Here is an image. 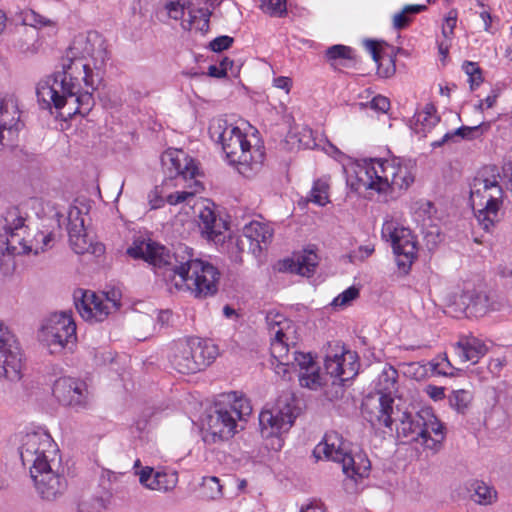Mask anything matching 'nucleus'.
<instances>
[{"label": "nucleus", "instance_id": "44", "mask_svg": "<svg viewBox=\"0 0 512 512\" xmlns=\"http://www.w3.org/2000/svg\"><path fill=\"white\" fill-rule=\"evenodd\" d=\"M352 49L344 45H333L326 51V55L330 60L336 59H352Z\"/></svg>", "mask_w": 512, "mask_h": 512}, {"label": "nucleus", "instance_id": "14", "mask_svg": "<svg viewBox=\"0 0 512 512\" xmlns=\"http://www.w3.org/2000/svg\"><path fill=\"white\" fill-rule=\"evenodd\" d=\"M296 399L291 391H283L271 408H265L259 414V425L263 437L277 436L287 432L296 417Z\"/></svg>", "mask_w": 512, "mask_h": 512}, {"label": "nucleus", "instance_id": "29", "mask_svg": "<svg viewBox=\"0 0 512 512\" xmlns=\"http://www.w3.org/2000/svg\"><path fill=\"white\" fill-rule=\"evenodd\" d=\"M199 227L208 239L214 240L221 234L223 223L212 207L204 205L199 209Z\"/></svg>", "mask_w": 512, "mask_h": 512}, {"label": "nucleus", "instance_id": "19", "mask_svg": "<svg viewBox=\"0 0 512 512\" xmlns=\"http://www.w3.org/2000/svg\"><path fill=\"white\" fill-rule=\"evenodd\" d=\"M53 394L63 405L75 409L86 408L88 392L86 384L71 377H61L53 385Z\"/></svg>", "mask_w": 512, "mask_h": 512}, {"label": "nucleus", "instance_id": "63", "mask_svg": "<svg viewBox=\"0 0 512 512\" xmlns=\"http://www.w3.org/2000/svg\"><path fill=\"white\" fill-rule=\"evenodd\" d=\"M326 153L333 156V157H336V155H341L342 153L340 152V150L335 147L333 144L331 143H328V148L325 149Z\"/></svg>", "mask_w": 512, "mask_h": 512}, {"label": "nucleus", "instance_id": "2", "mask_svg": "<svg viewBox=\"0 0 512 512\" xmlns=\"http://www.w3.org/2000/svg\"><path fill=\"white\" fill-rule=\"evenodd\" d=\"M135 259H143L156 270H163L174 281L179 291L189 292L198 299L215 295L218 291L220 272L211 263L194 258L192 249L179 245L173 254L165 246L151 239H136L127 249Z\"/></svg>", "mask_w": 512, "mask_h": 512}, {"label": "nucleus", "instance_id": "56", "mask_svg": "<svg viewBox=\"0 0 512 512\" xmlns=\"http://www.w3.org/2000/svg\"><path fill=\"white\" fill-rule=\"evenodd\" d=\"M291 85V79L288 77L280 76L274 79V86L276 88L283 89L286 92H289Z\"/></svg>", "mask_w": 512, "mask_h": 512}, {"label": "nucleus", "instance_id": "48", "mask_svg": "<svg viewBox=\"0 0 512 512\" xmlns=\"http://www.w3.org/2000/svg\"><path fill=\"white\" fill-rule=\"evenodd\" d=\"M233 43V38L230 36H219L212 40L209 44L210 48L214 52H221L228 49Z\"/></svg>", "mask_w": 512, "mask_h": 512}, {"label": "nucleus", "instance_id": "7", "mask_svg": "<svg viewBox=\"0 0 512 512\" xmlns=\"http://www.w3.org/2000/svg\"><path fill=\"white\" fill-rule=\"evenodd\" d=\"M414 164L411 160L369 159L357 165V186L386 194L406 190L414 182Z\"/></svg>", "mask_w": 512, "mask_h": 512}, {"label": "nucleus", "instance_id": "64", "mask_svg": "<svg viewBox=\"0 0 512 512\" xmlns=\"http://www.w3.org/2000/svg\"><path fill=\"white\" fill-rule=\"evenodd\" d=\"M301 512H324L319 506L308 505L305 509H301Z\"/></svg>", "mask_w": 512, "mask_h": 512}, {"label": "nucleus", "instance_id": "27", "mask_svg": "<svg viewBox=\"0 0 512 512\" xmlns=\"http://www.w3.org/2000/svg\"><path fill=\"white\" fill-rule=\"evenodd\" d=\"M458 304L463 306L467 315L478 317L488 310L489 297L482 291L467 288L459 295Z\"/></svg>", "mask_w": 512, "mask_h": 512}, {"label": "nucleus", "instance_id": "10", "mask_svg": "<svg viewBox=\"0 0 512 512\" xmlns=\"http://www.w3.org/2000/svg\"><path fill=\"white\" fill-rule=\"evenodd\" d=\"M161 161L169 172V178L161 186H156L148 194L149 204L152 209L160 208L165 204L164 187L166 186H179L182 182L186 181L190 182L189 187H192V185L200 186V183L195 180L197 167L193 159L187 157L183 151L166 152L162 156Z\"/></svg>", "mask_w": 512, "mask_h": 512}, {"label": "nucleus", "instance_id": "62", "mask_svg": "<svg viewBox=\"0 0 512 512\" xmlns=\"http://www.w3.org/2000/svg\"><path fill=\"white\" fill-rule=\"evenodd\" d=\"M232 65H233V61L230 60L229 58L225 57L221 60L220 64H219V67L221 69H224V71H228V69H231L232 68Z\"/></svg>", "mask_w": 512, "mask_h": 512}, {"label": "nucleus", "instance_id": "23", "mask_svg": "<svg viewBox=\"0 0 512 512\" xmlns=\"http://www.w3.org/2000/svg\"><path fill=\"white\" fill-rule=\"evenodd\" d=\"M78 214L79 211H76V215ZM67 230L71 248L76 254L91 253L100 255L104 252V246L102 244H93L91 239H89L84 228V220L78 216L73 218V212L69 214Z\"/></svg>", "mask_w": 512, "mask_h": 512}, {"label": "nucleus", "instance_id": "40", "mask_svg": "<svg viewBox=\"0 0 512 512\" xmlns=\"http://www.w3.org/2000/svg\"><path fill=\"white\" fill-rule=\"evenodd\" d=\"M298 377L302 387L317 389L322 385V376L317 366L312 367L309 372H300Z\"/></svg>", "mask_w": 512, "mask_h": 512}, {"label": "nucleus", "instance_id": "51", "mask_svg": "<svg viewBox=\"0 0 512 512\" xmlns=\"http://www.w3.org/2000/svg\"><path fill=\"white\" fill-rule=\"evenodd\" d=\"M370 106L372 109L376 110V111H379V112H382V113H385L389 110L390 108V101L387 97L385 96H382V95H377L375 96L371 102H370Z\"/></svg>", "mask_w": 512, "mask_h": 512}, {"label": "nucleus", "instance_id": "32", "mask_svg": "<svg viewBox=\"0 0 512 512\" xmlns=\"http://www.w3.org/2000/svg\"><path fill=\"white\" fill-rule=\"evenodd\" d=\"M469 491L471 499L480 505L491 504L496 499V491L482 481L472 482Z\"/></svg>", "mask_w": 512, "mask_h": 512}, {"label": "nucleus", "instance_id": "46", "mask_svg": "<svg viewBox=\"0 0 512 512\" xmlns=\"http://www.w3.org/2000/svg\"><path fill=\"white\" fill-rule=\"evenodd\" d=\"M299 145L305 149H314L318 146L311 128L303 127L299 132Z\"/></svg>", "mask_w": 512, "mask_h": 512}, {"label": "nucleus", "instance_id": "31", "mask_svg": "<svg viewBox=\"0 0 512 512\" xmlns=\"http://www.w3.org/2000/svg\"><path fill=\"white\" fill-rule=\"evenodd\" d=\"M489 127H490V123L489 122H481L478 125L471 126V127L470 126H461V127L457 128L453 132L446 133L443 136V138L441 139V141L433 142L432 146L433 147H440L445 142H448L450 139L454 138L455 136H459V137H461L463 139L471 140V139H474V138L480 136L483 133L482 130L483 129H488Z\"/></svg>", "mask_w": 512, "mask_h": 512}, {"label": "nucleus", "instance_id": "13", "mask_svg": "<svg viewBox=\"0 0 512 512\" xmlns=\"http://www.w3.org/2000/svg\"><path fill=\"white\" fill-rule=\"evenodd\" d=\"M321 453L325 458L341 464L343 473L350 478L364 477L370 469L369 460L361 454L352 455L342 436L335 431L326 433L323 442L316 446L314 454Z\"/></svg>", "mask_w": 512, "mask_h": 512}, {"label": "nucleus", "instance_id": "4", "mask_svg": "<svg viewBox=\"0 0 512 512\" xmlns=\"http://www.w3.org/2000/svg\"><path fill=\"white\" fill-rule=\"evenodd\" d=\"M56 448L47 433H29L25 436L20 457L23 465H30L31 478L40 497L46 501H56L67 490V480L53 469Z\"/></svg>", "mask_w": 512, "mask_h": 512}, {"label": "nucleus", "instance_id": "6", "mask_svg": "<svg viewBox=\"0 0 512 512\" xmlns=\"http://www.w3.org/2000/svg\"><path fill=\"white\" fill-rule=\"evenodd\" d=\"M0 272L7 274L14 267L13 257L43 251L38 232L31 236L26 217L18 207L5 210L0 218Z\"/></svg>", "mask_w": 512, "mask_h": 512}, {"label": "nucleus", "instance_id": "8", "mask_svg": "<svg viewBox=\"0 0 512 512\" xmlns=\"http://www.w3.org/2000/svg\"><path fill=\"white\" fill-rule=\"evenodd\" d=\"M252 412L250 401L236 391L220 396L205 419L206 436L213 442L228 440L237 432L238 422L246 421Z\"/></svg>", "mask_w": 512, "mask_h": 512}, {"label": "nucleus", "instance_id": "5", "mask_svg": "<svg viewBox=\"0 0 512 512\" xmlns=\"http://www.w3.org/2000/svg\"><path fill=\"white\" fill-rule=\"evenodd\" d=\"M499 180L497 167L490 165L479 170L469 184L474 215L487 233H493L504 214V191Z\"/></svg>", "mask_w": 512, "mask_h": 512}, {"label": "nucleus", "instance_id": "47", "mask_svg": "<svg viewBox=\"0 0 512 512\" xmlns=\"http://www.w3.org/2000/svg\"><path fill=\"white\" fill-rule=\"evenodd\" d=\"M197 190L192 191H176L174 193L166 195V202L170 205H177L179 203L187 202L189 199L195 196Z\"/></svg>", "mask_w": 512, "mask_h": 512}, {"label": "nucleus", "instance_id": "50", "mask_svg": "<svg viewBox=\"0 0 512 512\" xmlns=\"http://www.w3.org/2000/svg\"><path fill=\"white\" fill-rule=\"evenodd\" d=\"M166 9L169 17L175 20L182 18L187 13V9L179 2L168 3Z\"/></svg>", "mask_w": 512, "mask_h": 512}, {"label": "nucleus", "instance_id": "37", "mask_svg": "<svg viewBox=\"0 0 512 512\" xmlns=\"http://www.w3.org/2000/svg\"><path fill=\"white\" fill-rule=\"evenodd\" d=\"M426 9L425 5H406L401 12L393 16V25L396 29L400 30L405 28L411 21L409 15H414Z\"/></svg>", "mask_w": 512, "mask_h": 512}, {"label": "nucleus", "instance_id": "18", "mask_svg": "<svg viewBox=\"0 0 512 512\" xmlns=\"http://www.w3.org/2000/svg\"><path fill=\"white\" fill-rule=\"evenodd\" d=\"M22 126L15 101L12 98H0V151L16 144Z\"/></svg>", "mask_w": 512, "mask_h": 512}, {"label": "nucleus", "instance_id": "21", "mask_svg": "<svg viewBox=\"0 0 512 512\" xmlns=\"http://www.w3.org/2000/svg\"><path fill=\"white\" fill-rule=\"evenodd\" d=\"M324 368L326 373L334 378L333 384L336 381L344 383L355 377L358 373L357 355L351 351L327 355L324 361Z\"/></svg>", "mask_w": 512, "mask_h": 512}, {"label": "nucleus", "instance_id": "3", "mask_svg": "<svg viewBox=\"0 0 512 512\" xmlns=\"http://www.w3.org/2000/svg\"><path fill=\"white\" fill-rule=\"evenodd\" d=\"M365 419L375 428L392 430L396 423L398 437L420 442L426 448L438 451L445 439L444 426L430 410H421L412 415L394 405L393 397L383 395L374 407L363 404Z\"/></svg>", "mask_w": 512, "mask_h": 512}, {"label": "nucleus", "instance_id": "24", "mask_svg": "<svg viewBox=\"0 0 512 512\" xmlns=\"http://www.w3.org/2000/svg\"><path fill=\"white\" fill-rule=\"evenodd\" d=\"M139 481L151 490L168 492L176 487L178 475L176 472H154L153 468L145 467L139 473Z\"/></svg>", "mask_w": 512, "mask_h": 512}, {"label": "nucleus", "instance_id": "60", "mask_svg": "<svg viewBox=\"0 0 512 512\" xmlns=\"http://www.w3.org/2000/svg\"><path fill=\"white\" fill-rule=\"evenodd\" d=\"M480 17L483 21L484 29L486 31H488L491 26V21H492L490 13L488 11H482V12H480Z\"/></svg>", "mask_w": 512, "mask_h": 512}, {"label": "nucleus", "instance_id": "15", "mask_svg": "<svg viewBox=\"0 0 512 512\" xmlns=\"http://www.w3.org/2000/svg\"><path fill=\"white\" fill-rule=\"evenodd\" d=\"M40 339L51 354L71 350L77 340L76 324L70 312L50 315L42 325Z\"/></svg>", "mask_w": 512, "mask_h": 512}, {"label": "nucleus", "instance_id": "12", "mask_svg": "<svg viewBox=\"0 0 512 512\" xmlns=\"http://www.w3.org/2000/svg\"><path fill=\"white\" fill-rule=\"evenodd\" d=\"M217 356L218 348L215 344L192 339L175 345L170 362L179 373L193 374L208 367Z\"/></svg>", "mask_w": 512, "mask_h": 512}, {"label": "nucleus", "instance_id": "11", "mask_svg": "<svg viewBox=\"0 0 512 512\" xmlns=\"http://www.w3.org/2000/svg\"><path fill=\"white\" fill-rule=\"evenodd\" d=\"M283 316L276 314L273 317L269 314L266 318L269 326V333L271 337L270 351L273 358L279 362V366L283 367L285 373L287 369L285 367H296L300 368V372L307 371L316 366L312 356L309 353H301L295 349L293 345V351L290 352L289 337L285 332L283 323Z\"/></svg>", "mask_w": 512, "mask_h": 512}, {"label": "nucleus", "instance_id": "42", "mask_svg": "<svg viewBox=\"0 0 512 512\" xmlns=\"http://www.w3.org/2000/svg\"><path fill=\"white\" fill-rule=\"evenodd\" d=\"M262 9L271 16H282L286 13V0H261Z\"/></svg>", "mask_w": 512, "mask_h": 512}, {"label": "nucleus", "instance_id": "38", "mask_svg": "<svg viewBox=\"0 0 512 512\" xmlns=\"http://www.w3.org/2000/svg\"><path fill=\"white\" fill-rule=\"evenodd\" d=\"M309 201L319 206H324L329 202V184L326 180L318 179L314 182Z\"/></svg>", "mask_w": 512, "mask_h": 512}, {"label": "nucleus", "instance_id": "20", "mask_svg": "<svg viewBox=\"0 0 512 512\" xmlns=\"http://www.w3.org/2000/svg\"><path fill=\"white\" fill-rule=\"evenodd\" d=\"M75 307L86 321H103L110 313V306L103 296L92 291L78 290L74 293Z\"/></svg>", "mask_w": 512, "mask_h": 512}, {"label": "nucleus", "instance_id": "53", "mask_svg": "<svg viewBox=\"0 0 512 512\" xmlns=\"http://www.w3.org/2000/svg\"><path fill=\"white\" fill-rule=\"evenodd\" d=\"M365 47L371 54L373 61L380 65L381 55L378 43L374 40H366Z\"/></svg>", "mask_w": 512, "mask_h": 512}, {"label": "nucleus", "instance_id": "57", "mask_svg": "<svg viewBox=\"0 0 512 512\" xmlns=\"http://www.w3.org/2000/svg\"><path fill=\"white\" fill-rule=\"evenodd\" d=\"M429 396L434 400H441L445 397V392L443 387L438 386H428L427 390Z\"/></svg>", "mask_w": 512, "mask_h": 512}, {"label": "nucleus", "instance_id": "25", "mask_svg": "<svg viewBox=\"0 0 512 512\" xmlns=\"http://www.w3.org/2000/svg\"><path fill=\"white\" fill-rule=\"evenodd\" d=\"M11 45L17 53L25 56L34 55L41 46L39 31L35 27L20 26L12 35Z\"/></svg>", "mask_w": 512, "mask_h": 512}, {"label": "nucleus", "instance_id": "41", "mask_svg": "<svg viewBox=\"0 0 512 512\" xmlns=\"http://www.w3.org/2000/svg\"><path fill=\"white\" fill-rule=\"evenodd\" d=\"M359 296V289L351 286L339 294L332 301L331 305L334 307H345Z\"/></svg>", "mask_w": 512, "mask_h": 512}, {"label": "nucleus", "instance_id": "58", "mask_svg": "<svg viewBox=\"0 0 512 512\" xmlns=\"http://www.w3.org/2000/svg\"><path fill=\"white\" fill-rule=\"evenodd\" d=\"M207 75L210 77L222 78L226 76V71H224V69H221L217 65H210L208 68Z\"/></svg>", "mask_w": 512, "mask_h": 512}, {"label": "nucleus", "instance_id": "52", "mask_svg": "<svg viewBox=\"0 0 512 512\" xmlns=\"http://www.w3.org/2000/svg\"><path fill=\"white\" fill-rule=\"evenodd\" d=\"M104 300L110 306V311L120 307V294L115 290L106 292Z\"/></svg>", "mask_w": 512, "mask_h": 512}, {"label": "nucleus", "instance_id": "54", "mask_svg": "<svg viewBox=\"0 0 512 512\" xmlns=\"http://www.w3.org/2000/svg\"><path fill=\"white\" fill-rule=\"evenodd\" d=\"M374 252V248L370 246H360L357 251H354L353 257L361 261L369 257Z\"/></svg>", "mask_w": 512, "mask_h": 512}, {"label": "nucleus", "instance_id": "35", "mask_svg": "<svg viewBox=\"0 0 512 512\" xmlns=\"http://www.w3.org/2000/svg\"><path fill=\"white\" fill-rule=\"evenodd\" d=\"M200 495L205 500H217L222 497V485L215 476L204 477L200 486Z\"/></svg>", "mask_w": 512, "mask_h": 512}, {"label": "nucleus", "instance_id": "28", "mask_svg": "<svg viewBox=\"0 0 512 512\" xmlns=\"http://www.w3.org/2000/svg\"><path fill=\"white\" fill-rule=\"evenodd\" d=\"M455 351L462 362L476 364L487 353V347L476 337H465L457 342Z\"/></svg>", "mask_w": 512, "mask_h": 512}, {"label": "nucleus", "instance_id": "26", "mask_svg": "<svg viewBox=\"0 0 512 512\" xmlns=\"http://www.w3.org/2000/svg\"><path fill=\"white\" fill-rule=\"evenodd\" d=\"M318 265V256L313 250L296 253L283 262L284 270L301 276L310 277Z\"/></svg>", "mask_w": 512, "mask_h": 512}, {"label": "nucleus", "instance_id": "36", "mask_svg": "<svg viewBox=\"0 0 512 512\" xmlns=\"http://www.w3.org/2000/svg\"><path fill=\"white\" fill-rule=\"evenodd\" d=\"M473 399V395L469 390L459 389L454 390L449 396L450 406L458 413L464 414Z\"/></svg>", "mask_w": 512, "mask_h": 512}, {"label": "nucleus", "instance_id": "33", "mask_svg": "<svg viewBox=\"0 0 512 512\" xmlns=\"http://www.w3.org/2000/svg\"><path fill=\"white\" fill-rule=\"evenodd\" d=\"M398 372L397 370L390 366L386 365L378 378V388H379V398L383 395L391 396V393L396 390Z\"/></svg>", "mask_w": 512, "mask_h": 512}, {"label": "nucleus", "instance_id": "49", "mask_svg": "<svg viewBox=\"0 0 512 512\" xmlns=\"http://www.w3.org/2000/svg\"><path fill=\"white\" fill-rule=\"evenodd\" d=\"M457 23V14L455 11H450L445 18V22L442 27V34L445 38H451L453 35L454 28Z\"/></svg>", "mask_w": 512, "mask_h": 512}, {"label": "nucleus", "instance_id": "22", "mask_svg": "<svg viewBox=\"0 0 512 512\" xmlns=\"http://www.w3.org/2000/svg\"><path fill=\"white\" fill-rule=\"evenodd\" d=\"M273 236L272 229L263 223L252 221L243 227L242 234L238 237L237 245L241 251L247 250L254 256L261 253L262 244L267 245Z\"/></svg>", "mask_w": 512, "mask_h": 512}, {"label": "nucleus", "instance_id": "43", "mask_svg": "<svg viewBox=\"0 0 512 512\" xmlns=\"http://www.w3.org/2000/svg\"><path fill=\"white\" fill-rule=\"evenodd\" d=\"M463 70L470 77L469 80H470L472 89H474L475 86L480 85V83L482 82L481 70L476 63L468 62V61L464 62Z\"/></svg>", "mask_w": 512, "mask_h": 512}, {"label": "nucleus", "instance_id": "61", "mask_svg": "<svg viewBox=\"0 0 512 512\" xmlns=\"http://www.w3.org/2000/svg\"><path fill=\"white\" fill-rule=\"evenodd\" d=\"M496 99H497V94H491V95H488L482 101L484 102L485 107L488 109V108H492L495 105Z\"/></svg>", "mask_w": 512, "mask_h": 512}, {"label": "nucleus", "instance_id": "1", "mask_svg": "<svg viewBox=\"0 0 512 512\" xmlns=\"http://www.w3.org/2000/svg\"><path fill=\"white\" fill-rule=\"evenodd\" d=\"M108 51L97 32L76 36L62 60V71L40 81L36 88L42 108L67 107V115L88 114L94 106L93 92L103 81Z\"/></svg>", "mask_w": 512, "mask_h": 512}, {"label": "nucleus", "instance_id": "45", "mask_svg": "<svg viewBox=\"0 0 512 512\" xmlns=\"http://www.w3.org/2000/svg\"><path fill=\"white\" fill-rule=\"evenodd\" d=\"M51 21L39 14L35 11L31 10L25 14L24 24L22 26L26 27H35L38 30V27H43L50 25Z\"/></svg>", "mask_w": 512, "mask_h": 512}, {"label": "nucleus", "instance_id": "16", "mask_svg": "<svg viewBox=\"0 0 512 512\" xmlns=\"http://www.w3.org/2000/svg\"><path fill=\"white\" fill-rule=\"evenodd\" d=\"M22 353L15 335L0 321V377L9 381L22 378Z\"/></svg>", "mask_w": 512, "mask_h": 512}, {"label": "nucleus", "instance_id": "30", "mask_svg": "<svg viewBox=\"0 0 512 512\" xmlns=\"http://www.w3.org/2000/svg\"><path fill=\"white\" fill-rule=\"evenodd\" d=\"M439 116L433 104H426L424 109L414 115V131L425 136L438 122Z\"/></svg>", "mask_w": 512, "mask_h": 512}, {"label": "nucleus", "instance_id": "55", "mask_svg": "<svg viewBox=\"0 0 512 512\" xmlns=\"http://www.w3.org/2000/svg\"><path fill=\"white\" fill-rule=\"evenodd\" d=\"M409 367L411 370H413V376L415 379L420 380L426 376V373H427L426 365L412 363V364H410Z\"/></svg>", "mask_w": 512, "mask_h": 512}, {"label": "nucleus", "instance_id": "39", "mask_svg": "<svg viewBox=\"0 0 512 512\" xmlns=\"http://www.w3.org/2000/svg\"><path fill=\"white\" fill-rule=\"evenodd\" d=\"M431 372L436 375L454 376L455 368L450 363L446 354L440 355L437 358L427 363Z\"/></svg>", "mask_w": 512, "mask_h": 512}, {"label": "nucleus", "instance_id": "59", "mask_svg": "<svg viewBox=\"0 0 512 512\" xmlns=\"http://www.w3.org/2000/svg\"><path fill=\"white\" fill-rule=\"evenodd\" d=\"M38 237L41 238V245H43V251L50 246V242L53 240L52 233L38 232Z\"/></svg>", "mask_w": 512, "mask_h": 512}, {"label": "nucleus", "instance_id": "34", "mask_svg": "<svg viewBox=\"0 0 512 512\" xmlns=\"http://www.w3.org/2000/svg\"><path fill=\"white\" fill-rule=\"evenodd\" d=\"M188 22L190 28L201 32H207L209 29V19L211 12L208 8H187Z\"/></svg>", "mask_w": 512, "mask_h": 512}, {"label": "nucleus", "instance_id": "17", "mask_svg": "<svg viewBox=\"0 0 512 512\" xmlns=\"http://www.w3.org/2000/svg\"><path fill=\"white\" fill-rule=\"evenodd\" d=\"M382 235L389 237L398 267L407 272L417 258V244L411 231L404 227H394L392 222H387L383 225Z\"/></svg>", "mask_w": 512, "mask_h": 512}, {"label": "nucleus", "instance_id": "9", "mask_svg": "<svg viewBox=\"0 0 512 512\" xmlns=\"http://www.w3.org/2000/svg\"><path fill=\"white\" fill-rule=\"evenodd\" d=\"M209 134L212 140L221 144L229 164L253 169L262 163L263 152L252 147L247 136L237 126L218 119L210 124Z\"/></svg>", "mask_w": 512, "mask_h": 512}]
</instances>
